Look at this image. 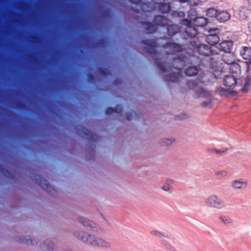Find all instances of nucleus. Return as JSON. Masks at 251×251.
Masks as SVG:
<instances>
[{
    "label": "nucleus",
    "mask_w": 251,
    "mask_h": 251,
    "mask_svg": "<svg viewBox=\"0 0 251 251\" xmlns=\"http://www.w3.org/2000/svg\"><path fill=\"white\" fill-rule=\"evenodd\" d=\"M141 44L145 45L143 47L144 50L147 51L152 59L156 61V64L162 73L169 72L173 69L178 71L177 72H173L172 73L164 76V79L166 81L176 82L179 81L181 77L180 72L182 69L186 66L187 64H191L194 56H190L189 57L185 56L175 57L171 63L160 62L158 61L159 54L156 49L158 44L155 40H142Z\"/></svg>",
    "instance_id": "f257e3e1"
},
{
    "label": "nucleus",
    "mask_w": 251,
    "mask_h": 251,
    "mask_svg": "<svg viewBox=\"0 0 251 251\" xmlns=\"http://www.w3.org/2000/svg\"><path fill=\"white\" fill-rule=\"evenodd\" d=\"M74 235L78 240L88 245L105 248L110 247V244L108 242L94 235H90L85 232L78 231L74 232Z\"/></svg>",
    "instance_id": "f03ea898"
},
{
    "label": "nucleus",
    "mask_w": 251,
    "mask_h": 251,
    "mask_svg": "<svg viewBox=\"0 0 251 251\" xmlns=\"http://www.w3.org/2000/svg\"><path fill=\"white\" fill-rule=\"evenodd\" d=\"M31 178L34 182L39 185L41 188L47 191L51 195H53L56 193L55 190L50 185L48 181L38 174L32 173L31 175Z\"/></svg>",
    "instance_id": "7ed1b4c3"
},
{
    "label": "nucleus",
    "mask_w": 251,
    "mask_h": 251,
    "mask_svg": "<svg viewBox=\"0 0 251 251\" xmlns=\"http://www.w3.org/2000/svg\"><path fill=\"white\" fill-rule=\"evenodd\" d=\"M205 203L207 206L216 209H222L225 207L224 201L214 195L209 196L205 200Z\"/></svg>",
    "instance_id": "20e7f679"
},
{
    "label": "nucleus",
    "mask_w": 251,
    "mask_h": 251,
    "mask_svg": "<svg viewBox=\"0 0 251 251\" xmlns=\"http://www.w3.org/2000/svg\"><path fill=\"white\" fill-rule=\"evenodd\" d=\"M76 130L78 135L89 141L95 142L99 140L100 137L92 133L91 131L82 126H76Z\"/></svg>",
    "instance_id": "39448f33"
},
{
    "label": "nucleus",
    "mask_w": 251,
    "mask_h": 251,
    "mask_svg": "<svg viewBox=\"0 0 251 251\" xmlns=\"http://www.w3.org/2000/svg\"><path fill=\"white\" fill-rule=\"evenodd\" d=\"M198 52L200 54L204 56L214 55V54L219 55L211 47L204 44L199 45Z\"/></svg>",
    "instance_id": "423d86ee"
},
{
    "label": "nucleus",
    "mask_w": 251,
    "mask_h": 251,
    "mask_svg": "<svg viewBox=\"0 0 251 251\" xmlns=\"http://www.w3.org/2000/svg\"><path fill=\"white\" fill-rule=\"evenodd\" d=\"M153 22L156 26L166 27L172 21L164 16L158 15L154 17Z\"/></svg>",
    "instance_id": "0eeeda50"
},
{
    "label": "nucleus",
    "mask_w": 251,
    "mask_h": 251,
    "mask_svg": "<svg viewBox=\"0 0 251 251\" xmlns=\"http://www.w3.org/2000/svg\"><path fill=\"white\" fill-rule=\"evenodd\" d=\"M237 84V79L233 75H227L224 79V85L227 89L233 88Z\"/></svg>",
    "instance_id": "6e6552de"
},
{
    "label": "nucleus",
    "mask_w": 251,
    "mask_h": 251,
    "mask_svg": "<svg viewBox=\"0 0 251 251\" xmlns=\"http://www.w3.org/2000/svg\"><path fill=\"white\" fill-rule=\"evenodd\" d=\"M233 48V42L231 40H225L219 44L218 49L226 53H230Z\"/></svg>",
    "instance_id": "1a4fd4ad"
},
{
    "label": "nucleus",
    "mask_w": 251,
    "mask_h": 251,
    "mask_svg": "<svg viewBox=\"0 0 251 251\" xmlns=\"http://www.w3.org/2000/svg\"><path fill=\"white\" fill-rule=\"evenodd\" d=\"M164 48L174 53L181 52L183 49L182 45L174 42L166 43L164 45Z\"/></svg>",
    "instance_id": "9d476101"
},
{
    "label": "nucleus",
    "mask_w": 251,
    "mask_h": 251,
    "mask_svg": "<svg viewBox=\"0 0 251 251\" xmlns=\"http://www.w3.org/2000/svg\"><path fill=\"white\" fill-rule=\"evenodd\" d=\"M240 54L244 59L249 60V62L251 63V47H242Z\"/></svg>",
    "instance_id": "9b49d317"
},
{
    "label": "nucleus",
    "mask_w": 251,
    "mask_h": 251,
    "mask_svg": "<svg viewBox=\"0 0 251 251\" xmlns=\"http://www.w3.org/2000/svg\"><path fill=\"white\" fill-rule=\"evenodd\" d=\"M142 26L144 28L145 31L147 33H152L157 30V26L150 22H142Z\"/></svg>",
    "instance_id": "f8f14e48"
},
{
    "label": "nucleus",
    "mask_w": 251,
    "mask_h": 251,
    "mask_svg": "<svg viewBox=\"0 0 251 251\" xmlns=\"http://www.w3.org/2000/svg\"><path fill=\"white\" fill-rule=\"evenodd\" d=\"M167 30L168 35L173 36L180 31V27L176 24L169 23L167 26Z\"/></svg>",
    "instance_id": "ddd939ff"
},
{
    "label": "nucleus",
    "mask_w": 251,
    "mask_h": 251,
    "mask_svg": "<svg viewBox=\"0 0 251 251\" xmlns=\"http://www.w3.org/2000/svg\"><path fill=\"white\" fill-rule=\"evenodd\" d=\"M190 19L194 21V25L197 26H204L207 23V19L203 17H191Z\"/></svg>",
    "instance_id": "4468645a"
},
{
    "label": "nucleus",
    "mask_w": 251,
    "mask_h": 251,
    "mask_svg": "<svg viewBox=\"0 0 251 251\" xmlns=\"http://www.w3.org/2000/svg\"><path fill=\"white\" fill-rule=\"evenodd\" d=\"M194 97L196 98L202 97L205 98H212L211 94L209 92L205 90L203 88H199L198 90H197V92L194 95Z\"/></svg>",
    "instance_id": "2eb2a0df"
},
{
    "label": "nucleus",
    "mask_w": 251,
    "mask_h": 251,
    "mask_svg": "<svg viewBox=\"0 0 251 251\" xmlns=\"http://www.w3.org/2000/svg\"><path fill=\"white\" fill-rule=\"evenodd\" d=\"M230 18V14L226 11H222L218 13L217 20L220 22H224L228 21Z\"/></svg>",
    "instance_id": "dca6fc26"
},
{
    "label": "nucleus",
    "mask_w": 251,
    "mask_h": 251,
    "mask_svg": "<svg viewBox=\"0 0 251 251\" xmlns=\"http://www.w3.org/2000/svg\"><path fill=\"white\" fill-rule=\"evenodd\" d=\"M205 40L209 44L214 45L219 42L220 38L219 35L216 34L207 35Z\"/></svg>",
    "instance_id": "f3484780"
},
{
    "label": "nucleus",
    "mask_w": 251,
    "mask_h": 251,
    "mask_svg": "<svg viewBox=\"0 0 251 251\" xmlns=\"http://www.w3.org/2000/svg\"><path fill=\"white\" fill-rule=\"evenodd\" d=\"M248 72L250 75H248L245 79L244 86L242 89V92L243 93L247 92L251 85V69H248Z\"/></svg>",
    "instance_id": "a211bd4d"
},
{
    "label": "nucleus",
    "mask_w": 251,
    "mask_h": 251,
    "mask_svg": "<svg viewBox=\"0 0 251 251\" xmlns=\"http://www.w3.org/2000/svg\"><path fill=\"white\" fill-rule=\"evenodd\" d=\"M122 106L121 105L118 104L116 105L115 108L111 107L107 108L105 110V114L109 115L114 112L120 113L122 111Z\"/></svg>",
    "instance_id": "6ab92c4d"
},
{
    "label": "nucleus",
    "mask_w": 251,
    "mask_h": 251,
    "mask_svg": "<svg viewBox=\"0 0 251 251\" xmlns=\"http://www.w3.org/2000/svg\"><path fill=\"white\" fill-rule=\"evenodd\" d=\"M222 59L224 63L228 65L234 63L235 61L234 56L230 53L223 55L222 56Z\"/></svg>",
    "instance_id": "aec40b11"
},
{
    "label": "nucleus",
    "mask_w": 251,
    "mask_h": 251,
    "mask_svg": "<svg viewBox=\"0 0 251 251\" xmlns=\"http://www.w3.org/2000/svg\"><path fill=\"white\" fill-rule=\"evenodd\" d=\"M198 73V70L196 66L188 67L185 71L186 75L193 76L196 75Z\"/></svg>",
    "instance_id": "412c9836"
},
{
    "label": "nucleus",
    "mask_w": 251,
    "mask_h": 251,
    "mask_svg": "<svg viewBox=\"0 0 251 251\" xmlns=\"http://www.w3.org/2000/svg\"><path fill=\"white\" fill-rule=\"evenodd\" d=\"M78 221L84 226L93 227L94 223L83 217H79Z\"/></svg>",
    "instance_id": "4be33fe9"
},
{
    "label": "nucleus",
    "mask_w": 251,
    "mask_h": 251,
    "mask_svg": "<svg viewBox=\"0 0 251 251\" xmlns=\"http://www.w3.org/2000/svg\"><path fill=\"white\" fill-rule=\"evenodd\" d=\"M185 32L186 35L190 37H194L197 34V30L194 26H187Z\"/></svg>",
    "instance_id": "5701e85b"
},
{
    "label": "nucleus",
    "mask_w": 251,
    "mask_h": 251,
    "mask_svg": "<svg viewBox=\"0 0 251 251\" xmlns=\"http://www.w3.org/2000/svg\"><path fill=\"white\" fill-rule=\"evenodd\" d=\"M171 6L169 3H160L158 6V11L162 13H167L169 12Z\"/></svg>",
    "instance_id": "b1692460"
},
{
    "label": "nucleus",
    "mask_w": 251,
    "mask_h": 251,
    "mask_svg": "<svg viewBox=\"0 0 251 251\" xmlns=\"http://www.w3.org/2000/svg\"><path fill=\"white\" fill-rule=\"evenodd\" d=\"M219 220L225 225L231 224L233 222L232 219L230 216L227 215H221L219 217Z\"/></svg>",
    "instance_id": "393cba45"
},
{
    "label": "nucleus",
    "mask_w": 251,
    "mask_h": 251,
    "mask_svg": "<svg viewBox=\"0 0 251 251\" xmlns=\"http://www.w3.org/2000/svg\"><path fill=\"white\" fill-rule=\"evenodd\" d=\"M187 85L190 89L194 90L195 93L197 90H198L200 87H199V83L195 80H189L187 81Z\"/></svg>",
    "instance_id": "a878e982"
},
{
    "label": "nucleus",
    "mask_w": 251,
    "mask_h": 251,
    "mask_svg": "<svg viewBox=\"0 0 251 251\" xmlns=\"http://www.w3.org/2000/svg\"><path fill=\"white\" fill-rule=\"evenodd\" d=\"M231 186L234 189H241L242 187H245L247 183L245 182L236 180L232 182Z\"/></svg>",
    "instance_id": "bb28decb"
},
{
    "label": "nucleus",
    "mask_w": 251,
    "mask_h": 251,
    "mask_svg": "<svg viewBox=\"0 0 251 251\" xmlns=\"http://www.w3.org/2000/svg\"><path fill=\"white\" fill-rule=\"evenodd\" d=\"M129 1H130L131 3L135 4L137 5L138 7H139V8L142 10L143 11L146 12L147 11H148L149 10L145 9V5H146V3H144L142 0H128Z\"/></svg>",
    "instance_id": "cd10ccee"
},
{
    "label": "nucleus",
    "mask_w": 251,
    "mask_h": 251,
    "mask_svg": "<svg viewBox=\"0 0 251 251\" xmlns=\"http://www.w3.org/2000/svg\"><path fill=\"white\" fill-rule=\"evenodd\" d=\"M151 233L152 235L156 236L160 238L161 241L163 243V244L166 247H168L169 246V244H168V243H166L165 242H164V241L162 239V237H167V236L166 235L165 233H162L157 230L151 231Z\"/></svg>",
    "instance_id": "c85d7f7f"
},
{
    "label": "nucleus",
    "mask_w": 251,
    "mask_h": 251,
    "mask_svg": "<svg viewBox=\"0 0 251 251\" xmlns=\"http://www.w3.org/2000/svg\"><path fill=\"white\" fill-rule=\"evenodd\" d=\"M229 65V70L231 73L237 74L240 71V65L235 61Z\"/></svg>",
    "instance_id": "c756f323"
},
{
    "label": "nucleus",
    "mask_w": 251,
    "mask_h": 251,
    "mask_svg": "<svg viewBox=\"0 0 251 251\" xmlns=\"http://www.w3.org/2000/svg\"><path fill=\"white\" fill-rule=\"evenodd\" d=\"M53 244L51 241H47L44 245H42L41 248L43 250H47L48 251H51L53 250Z\"/></svg>",
    "instance_id": "7c9ffc66"
},
{
    "label": "nucleus",
    "mask_w": 251,
    "mask_h": 251,
    "mask_svg": "<svg viewBox=\"0 0 251 251\" xmlns=\"http://www.w3.org/2000/svg\"><path fill=\"white\" fill-rule=\"evenodd\" d=\"M215 93L216 94H217L221 97L227 96L229 94V92L227 90H226L221 87H219L217 88V89L215 91Z\"/></svg>",
    "instance_id": "2f4dec72"
},
{
    "label": "nucleus",
    "mask_w": 251,
    "mask_h": 251,
    "mask_svg": "<svg viewBox=\"0 0 251 251\" xmlns=\"http://www.w3.org/2000/svg\"><path fill=\"white\" fill-rule=\"evenodd\" d=\"M218 13V11L215 8H210L207 10L206 14L209 17H215L217 18Z\"/></svg>",
    "instance_id": "473e14b6"
},
{
    "label": "nucleus",
    "mask_w": 251,
    "mask_h": 251,
    "mask_svg": "<svg viewBox=\"0 0 251 251\" xmlns=\"http://www.w3.org/2000/svg\"><path fill=\"white\" fill-rule=\"evenodd\" d=\"M19 242H21L22 243L27 244V245H34L35 244H37V242H34L30 238H28V237H20L18 239H17Z\"/></svg>",
    "instance_id": "72a5a7b5"
},
{
    "label": "nucleus",
    "mask_w": 251,
    "mask_h": 251,
    "mask_svg": "<svg viewBox=\"0 0 251 251\" xmlns=\"http://www.w3.org/2000/svg\"><path fill=\"white\" fill-rule=\"evenodd\" d=\"M198 39H193L190 41V48L193 49H197L198 50V47L200 45Z\"/></svg>",
    "instance_id": "f704fd0d"
},
{
    "label": "nucleus",
    "mask_w": 251,
    "mask_h": 251,
    "mask_svg": "<svg viewBox=\"0 0 251 251\" xmlns=\"http://www.w3.org/2000/svg\"><path fill=\"white\" fill-rule=\"evenodd\" d=\"M207 100L202 102L201 105L203 107H212V98H206Z\"/></svg>",
    "instance_id": "c9c22d12"
},
{
    "label": "nucleus",
    "mask_w": 251,
    "mask_h": 251,
    "mask_svg": "<svg viewBox=\"0 0 251 251\" xmlns=\"http://www.w3.org/2000/svg\"><path fill=\"white\" fill-rule=\"evenodd\" d=\"M98 71L100 74L105 76L109 75L110 74L109 72L107 69L103 68H99Z\"/></svg>",
    "instance_id": "e433bc0d"
},
{
    "label": "nucleus",
    "mask_w": 251,
    "mask_h": 251,
    "mask_svg": "<svg viewBox=\"0 0 251 251\" xmlns=\"http://www.w3.org/2000/svg\"><path fill=\"white\" fill-rule=\"evenodd\" d=\"M208 58L209 59V61L210 65L211 66H214L215 64H216L219 60L220 56L219 55V57H217L216 58H215L214 57H210Z\"/></svg>",
    "instance_id": "4c0bfd02"
},
{
    "label": "nucleus",
    "mask_w": 251,
    "mask_h": 251,
    "mask_svg": "<svg viewBox=\"0 0 251 251\" xmlns=\"http://www.w3.org/2000/svg\"><path fill=\"white\" fill-rule=\"evenodd\" d=\"M220 32V29L218 28H210L209 30V34L208 35H212V34H216L217 35H219Z\"/></svg>",
    "instance_id": "58836bf2"
},
{
    "label": "nucleus",
    "mask_w": 251,
    "mask_h": 251,
    "mask_svg": "<svg viewBox=\"0 0 251 251\" xmlns=\"http://www.w3.org/2000/svg\"><path fill=\"white\" fill-rule=\"evenodd\" d=\"M200 1V0H188L187 3L190 6H195L198 5L199 4Z\"/></svg>",
    "instance_id": "ea45409f"
},
{
    "label": "nucleus",
    "mask_w": 251,
    "mask_h": 251,
    "mask_svg": "<svg viewBox=\"0 0 251 251\" xmlns=\"http://www.w3.org/2000/svg\"><path fill=\"white\" fill-rule=\"evenodd\" d=\"M135 115V113L133 111L128 112L126 114V118L128 121H131L133 119V116Z\"/></svg>",
    "instance_id": "a19ab883"
},
{
    "label": "nucleus",
    "mask_w": 251,
    "mask_h": 251,
    "mask_svg": "<svg viewBox=\"0 0 251 251\" xmlns=\"http://www.w3.org/2000/svg\"><path fill=\"white\" fill-rule=\"evenodd\" d=\"M88 80L90 83H93L95 81L96 78L95 76L91 74H88Z\"/></svg>",
    "instance_id": "79ce46f5"
},
{
    "label": "nucleus",
    "mask_w": 251,
    "mask_h": 251,
    "mask_svg": "<svg viewBox=\"0 0 251 251\" xmlns=\"http://www.w3.org/2000/svg\"><path fill=\"white\" fill-rule=\"evenodd\" d=\"M186 118H187V115L185 114H181L180 115L176 117L175 119L176 120H183L185 119Z\"/></svg>",
    "instance_id": "37998d69"
},
{
    "label": "nucleus",
    "mask_w": 251,
    "mask_h": 251,
    "mask_svg": "<svg viewBox=\"0 0 251 251\" xmlns=\"http://www.w3.org/2000/svg\"><path fill=\"white\" fill-rule=\"evenodd\" d=\"M226 174H227L226 172L225 171H221L217 172L216 173V175L217 176H221V177H224V176H226Z\"/></svg>",
    "instance_id": "c03bdc74"
},
{
    "label": "nucleus",
    "mask_w": 251,
    "mask_h": 251,
    "mask_svg": "<svg viewBox=\"0 0 251 251\" xmlns=\"http://www.w3.org/2000/svg\"><path fill=\"white\" fill-rule=\"evenodd\" d=\"M181 23L184 25H187V26H190L191 25V21L186 19H184L182 20Z\"/></svg>",
    "instance_id": "a18cd8bd"
},
{
    "label": "nucleus",
    "mask_w": 251,
    "mask_h": 251,
    "mask_svg": "<svg viewBox=\"0 0 251 251\" xmlns=\"http://www.w3.org/2000/svg\"><path fill=\"white\" fill-rule=\"evenodd\" d=\"M174 141V139H166L164 141V144L166 145H171L173 142Z\"/></svg>",
    "instance_id": "49530a36"
},
{
    "label": "nucleus",
    "mask_w": 251,
    "mask_h": 251,
    "mask_svg": "<svg viewBox=\"0 0 251 251\" xmlns=\"http://www.w3.org/2000/svg\"><path fill=\"white\" fill-rule=\"evenodd\" d=\"M162 189L167 191L171 189V187L169 185L166 184L162 187Z\"/></svg>",
    "instance_id": "de8ad7c7"
},
{
    "label": "nucleus",
    "mask_w": 251,
    "mask_h": 251,
    "mask_svg": "<svg viewBox=\"0 0 251 251\" xmlns=\"http://www.w3.org/2000/svg\"><path fill=\"white\" fill-rule=\"evenodd\" d=\"M227 150H224V151H219V150H215V151L217 153H219V154H222V153H224L225 151H226Z\"/></svg>",
    "instance_id": "09e8293b"
},
{
    "label": "nucleus",
    "mask_w": 251,
    "mask_h": 251,
    "mask_svg": "<svg viewBox=\"0 0 251 251\" xmlns=\"http://www.w3.org/2000/svg\"><path fill=\"white\" fill-rule=\"evenodd\" d=\"M178 15L180 17H183L185 15V14L183 12H179L178 13Z\"/></svg>",
    "instance_id": "8fccbe9b"
},
{
    "label": "nucleus",
    "mask_w": 251,
    "mask_h": 251,
    "mask_svg": "<svg viewBox=\"0 0 251 251\" xmlns=\"http://www.w3.org/2000/svg\"><path fill=\"white\" fill-rule=\"evenodd\" d=\"M0 170H1V172H2V173H3L5 172H6L7 173L9 174V172L7 170H6L3 168H1Z\"/></svg>",
    "instance_id": "3c124183"
},
{
    "label": "nucleus",
    "mask_w": 251,
    "mask_h": 251,
    "mask_svg": "<svg viewBox=\"0 0 251 251\" xmlns=\"http://www.w3.org/2000/svg\"><path fill=\"white\" fill-rule=\"evenodd\" d=\"M181 3L187 2L188 0H178Z\"/></svg>",
    "instance_id": "603ef678"
},
{
    "label": "nucleus",
    "mask_w": 251,
    "mask_h": 251,
    "mask_svg": "<svg viewBox=\"0 0 251 251\" xmlns=\"http://www.w3.org/2000/svg\"><path fill=\"white\" fill-rule=\"evenodd\" d=\"M132 10L136 13H139V9H132Z\"/></svg>",
    "instance_id": "864d4df0"
},
{
    "label": "nucleus",
    "mask_w": 251,
    "mask_h": 251,
    "mask_svg": "<svg viewBox=\"0 0 251 251\" xmlns=\"http://www.w3.org/2000/svg\"><path fill=\"white\" fill-rule=\"evenodd\" d=\"M191 12H194V13H196V12L194 11V10H190L189 12V15H190V14Z\"/></svg>",
    "instance_id": "5fc2aeb1"
},
{
    "label": "nucleus",
    "mask_w": 251,
    "mask_h": 251,
    "mask_svg": "<svg viewBox=\"0 0 251 251\" xmlns=\"http://www.w3.org/2000/svg\"><path fill=\"white\" fill-rule=\"evenodd\" d=\"M249 27L250 28V31H251V23L249 24Z\"/></svg>",
    "instance_id": "6e6d98bb"
},
{
    "label": "nucleus",
    "mask_w": 251,
    "mask_h": 251,
    "mask_svg": "<svg viewBox=\"0 0 251 251\" xmlns=\"http://www.w3.org/2000/svg\"><path fill=\"white\" fill-rule=\"evenodd\" d=\"M67 251H72L71 250H68Z\"/></svg>",
    "instance_id": "4d7b16f0"
},
{
    "label": "nucleus",
    "mask_w": 251,
    "mask_h": 251,
    "mask_svg": "<svg viewBox=\"0 0 251 251\" xmlns=\"http://www.w3.org/2000/svg\"><path fill=\"white\" fill-rule=\"evenodd\" d=\"M248 69H251V68H249Z\"/></svg>",
    "instance_id": "13d9d810"
}]
</instances>
